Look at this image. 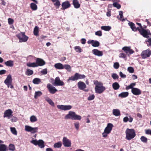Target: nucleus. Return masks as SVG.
<instances>
[{"label":"nucleus","mask_w":151,"mask_h":151,"mask_svg":"<svg viewBox=\"0 0 151 151\" xmlns=\"http://www.w3.org/2000/svg\"><path fill=\"white\" fill-rule=\"evenodd\" d=\"M93 83L96 85L95 89L96 93H101L105 90V87L103 86V83L101 82L95 80L93 81Z\"/></svg>","instance_id":"f257e3e1"},{"label":"nucleus","mask_w":151,"mask_h":151,"mask_svg":"<svg viewBox=\"0 0 151 151\" xmlns=\"http://www.w3.org/2000/svg\"><path fill=\"white\" fill-rule=\"evenodd\" d=\"M65 119H71L80 120L81 119V116L76 114L74 112L70 111L68 114L65 116Z\"/></svg>","instance_id":"f03ea898"},{"label":"nucleus","mask_w":151,"mask_h":151,"mask_svg":"<svg viewBox=\"0 0 151 151\" xmlns=\"http://www.w3.org/2000/svg\"><path fill=\"white\" fill-rule=\"evenodd\" d=\"M126 139L130 140L134 138L136 136L135 132L133 129L127 128L125 131Z\"/></svg>","instance_id":"7ed1b4c3"},{"label":"nucleus","mask_w":151,"mask_h":151,"mask_svg":"<svg viewBox=\"0 0 151 151\" xmlns=\"http://www.w3.org/2000/svg\"><path fill=\"white\" fill-rule=\"evenodd\" d=\"M113 126L111 123H109L106 127L105 128L104 132L102 133V136L104 137H106L112 130Z\"/></svg>","instance_id":"20e7f679"},{"label":"nucleus","mask_w":151,"mask_h":151,"mask_svg":"<svg viewBox=\"0 0 151 151\" xmlns=\"http://www.w3.org/2000/svg\"><path fill=\"white\" fill-rule=\"evenodd\" d=\"M86 78V76L83 74H81L78 73H76L73 76L70 77L68 80V81H77L79 79H84Z\"/></svg>","instance_id":"39448f33"},{"label":"nucleus","mask_w":151,"mask_h":151,"mask_svg":"<svg viewBox=\"0 0 151 151\" xmlns=\"http://www.w3.org/2000/svg\"><path fill=\"white\" fill-rule=\"evenodd\" d=\"M16 36L19 39V42H26L28 39L29 37L25 35L24 32H21L16 35Z\"/></svg>","instance_id":"423d86ee"},{"label":"nucleus","mask_w":151,"mask_h":151,"mask_svg":"<svg viewBox=\"0 0 151 151\" xmlns=\"http://www.w3.org/2000/svg\"><path fill=\"white\" fill-rule=\"evenodd\" d=\"M12 76L11 75L9 74L7 76L6 79L4 81V83L7 86L8 88H13L14 87L12 84Z\"/></svg>","instance_id":"0eeeda50"},{"label":"nucleus","mask_w":151,"mask_h":151,"mask_svg":"<svg viewBox=\"0 0 151 151\" xmlns=\"http://www.w3.org/2000/svg\"><path fill=\"white\" fill-rule=\"evenodd\" d=\"M30 142L35 145H38L40 148H43L45 147L44 142L42 139L37 140L36 139H33L30 141Z\"/></svg>","instance_id":"6e6552de"},{"label":"nucleus","mask_w":151,"mask_h":151,"mask_svg":"<svg viewBox=\"0 0 151 151\" xmlns=\"http://www.w3.org/2000/svg\"><path fill=\"white\" fill-rule=\"evenodd\" d=\"M138 31L140 34L145 38H148L149 37V35H151V33L150 31L145 29L143 27L141 29L139 28L138 29Z\"/></svg>","instance_id":"1a4fd4ad"},{"label":"nucleus","mask_w":151,"mask_h":151,"mask_svg":"<svg viewBox=\"0 0 151 151\" xmlns=\"http://www.w3.org/2000/svg\"><path fill=\"white\" fill-rule=\"evenodd\" d=\"M37 127H33L30 126L26 125L25 126V130L27 132H30L31 133L34 134L37 132Z\"/></svg>","instance_id":"9d476101"},{"label":"nucleus","mask_w":151,"mask_h":151,"mask_svg":"<svg viewBox=\"0 0 151 151\" xmlns=\"http://www.w3.org/2000/svg\"><path fill=\"white\" fill-rule=\"evenodd\" d=\"M151 55V50L150 49L143 50L141 54V56L142 59H145L150 56Z\"/></svg>","instance_id":"9b49d317"},{"label":"nucleus","mask_w":151,"mask_h":151,"mask_svg":"<svg viewBox=\"0 0 151 151\" xmlns=\"http://www.w3.org/2000/svg\"><path fill=\"white\" fill-rule=\"evenodd\" d=\"M52 83L55 86H63L64 85V82L60 81L59 77L55 78L54 82Z\"/></svg>","instance_id":"f8f14e48"},{"label":"nucleus","mask_w":151,"mask_h":151,"mask_svg":"<svg viewBox=\"0 0 151 151\" xmlns=\"http://www.w3.org/2000/svg\"><path fill=\"white\" fill-rule=\"evenodd\" d=\"M63 143L65 147H69L71 146V141L65 137H64L63 138Z\"/></svg>","instance_id":"ddd939ff"},{"label":"nucleus","mask_w":151,"mask_h":151,"mask_svg":"<svg viewBox=\"0 0 151 151\" xmlns=\"http://www.w3.org/2000/svg\"><path fill=\"white\" fill-rule=\"evenodd\" d=\"M13 111L11 109L6 110L4 113V117H7L9 119L12 116Z\"/></svg>","instance_id":"4468645a"},{"label":"nucleus","mask_w":151,"mask_h":151,"mask_svg":"<svg viewBox=\"0 0 151 151\" xmlns=\"http://www.w3.org/2000/svg\"><path fill=\"white\" fill-rule=\"evenodd\" d=\"M47 88L50 92L52 94H54L57 91L55 88L50 83H48L47 85Z\"/></svg>","instance_id":"2eb2a0df"},{"label":"nucleus","mask_w":151,"mask_h":151,"mask_svg":"<svg viewBox=\"0 0 151 151\" xmlns=\"http://www.w3.org/2000/svg\"><path fill=\"white\" fill-rule=\"evenodd\" d=\"M130 47L125 46L122 48V50L128 55L132 54L134 52V51L131 49Z\"/></svg>","instance_id":"dca6fc26"},{"label":"nucleus","mask_w":151,"mask_h":151,"mask_svg":"<svg viewBox=\"0 0 151 151\" xmlns=\"http://www.w3.org/2000/svg\"><path fill=\"white\" fill-rule=\"evenodd\" d=\"M57 108L60 109L65 111L71 109L72 108V106L70 105H58L57 106Z\"/></svg>","instance_id":"f3484780"},{"label":"nucleus","mask_w":151,"mask_h":151,"mask_svg":"<svg viewBox=\"0 0 151 151\" xmlns=\"http://www.w3.org/2000/svg\"><path fill=\"white\" fill-rule=\"evenodd\" d=\"M36 63L37 67L38 66H42L45 64V62L42 59L37 58L36 60Z\"/></svg>","instance_id":"a211bd4d"},{"label":"nucleus","mask_w":151,"mask_h":151,"mask_svg":"<svg viewBox=\"0 0 151 151\" xmlns=\"http://www.w3.org/2000/svg\"><path fill=\"white\" fill-rule=\"evenodd\" d=\"M62 7L61 9L62 10H64L65 9L70 7V4L68 1H67L62 3Z\"/></svg>","instance_id":"6ab92c4d"},{"label":"nucleus","mask_w":151,"mask_h":151,"mask_svg":"<svg viewBox=\"0 0 151 151\" xmlns=\"http://www.w3.org/2000/svg\"><path fill=\"white\" fill-rule=\"evenodd\" d=\"M87 42L88 44H91L94 47H98L100 45V43L98 41L93 40H89Z\"/></svg>","instance_id":"aec40b11"},{"label":"nucleus","mask_w":151,"mask_h":151,"mask_svg":"<svg viewBox=\"0 0 151 151\" xmlns=\"http://www.w3.org/2000/svg\"><path fill=\"white\" fill-rule=\"evenodd\" d=\"M92 52L93 54L98 56H101L103 55L102 51H99L97 49L92 50Z\"/></svg>","instance_id":"412c9836"},{"label":"nucleus","mask_w":151,"mask_h":151,"mask_svg":"<svg viewBox=\"0 0 151 151\" xmlns=\"http://www.w3.org/2000/svg\"><path fill=\"white\" fill-rule=\"evenodd\" d=\"M78 88L80 90H84L86 87L85 83L82 81H79L78 83Z\"/></svg>","instance_id":"4be33fe9"},{"label":"nucleus","mask_w":151,"mask_h":151,"mask_svg":"<svg viewBox=\"0 0 151 151\" xmlns=\"http://www.w3.org/2000/svg\"><path fill=\"white\" fill-rule=\"evenodd\" d=\"M128 24L132 30L134 32L136 31L137 30L138 31V29L140 28L139 27L136 28L135 24L132 22H130Z\"/></svg>","instance_id":"5701e85b"},{"label":"nucleus","mask_w":151,"mask_h":151,"mask_svg":"<svg viewBox=\"0 0 151 151\" xmlns=\"http://www.w3.org/2000/svg\"><path fill=\"white\" fill-rule=\"evenodd\" d=\"M132 92L133 94H140L141 93V91L137 88H133L132 89Z\"/></svg>","instance_id":"b1692460"},{"label":"nucleus","mask_w":151,"mask_h":151,"mask_svg":"<svg viewBox=\"0 0 151 151\" xmlns=\"http://www.w3.org/2000/svg\"><path fill=\"white\" fill-rule=\"evenodd\" d=\"M5 65L8 67H12L14 65V61L12 60H9L4 63Z\"/></svg>","instance_id":"393cba45"},{"label":"nucleus","mask_w":151,"mask_h":151,"mask_svg":"<svg viewBox=\"0 0 151 151\" xmlns=\"http://www.w3.org/2000/svg\"><path fill=\"white\" fill-rule=\"evenodd\" d=\"M73 3L75 8H78L80 6V4H79L78 0H73Z\"/></svg>","instance_id":"a878e982"},{"label":"nucleus","mask_w":151,"mask_h":151,"mask_svg":"<svg viewBox=\"0 0 151 151\" xmlns=\"http://www.w3.org/2000/svg\"><path fill=\"white\" fill-rule=\"evenodd\" d=\"M133 118L131 116H125L123 118V121L124 122H126L129 121V122H132L133 121Z\"/></svg>","instance_id":"bb28decb"},{"label":"nucleus","mask_w":151,"mask_h":151,"mask_svg":"<svg viewBox=\"0 0 151 151\" xmlns=\"http://www.w3.org/2000/svg\"><path fill=\"white\" fill-rule=\"evenodd\" d=\"M55 67L58 69H63V65L62 63H56L54 65Z\"/></svg>","instance_id":"cd10ccee"},{"label":"nucleus","mask_w":151,"mask_h":151,"mask_svg":"<svg viewBox=\"0 0 151 151\" xmlns=\"http://www.w3.org/2000/svg\"><path fill=\"white\" fill-rule=\"evenodd\" d=\"M113 114L116 116L120 115V111L117 109H113Z\"/></svg>","instance_id":"c85d7f7f"},{"label":"nucleus","mask_w":151,"mask_h":151,"mask_svg":"<svg viewBox=\"0 0 151 151\" xmlns=\"http://www.w3.org/2000/svg\"><path fill=\"white\" fill-rule=\"evenodd\" d=\"M37 117L34 115L31 116L30 117V121L31 122H35L37 121Z\"/></svg>","instance_id":"c756f323"},{"label":"nucleus","mask_w":151,"mask_h":151,"mask_svg":"<svg viewBox=\"0 0 151 151\" xmlns=\"http://www.w3.org/2000/svg\"><path fill=\"white\" fill-rule=\"evenodd\" d=\"M33 83L35 84H38L41 82L40 79L38 78H35L32 81Z\"/></svg>","instance_id":"7c9ffc66"},{"label":"nucleus","mask_w":151,"mask_h":151,"mask_svg":"<svg viewBox=\"0 0 151 151\" xmlns=\"http://www.w3.org/2000/svg\"><path fill=\"white\" fill-rule=\"evenodd\" d=\"M30 7L33 10H36L37 9V6L33 3H32L30 4Z\"/></svg>","instance_id":"2f4dec72"},{"label":"nucleus","mask_w":151,"mask_h":151,"mask_svg":"<svg viewBox=\"0 0 151 151\" xmlns=\"http://www.w3.org/2000/svg\"><path fill=\"white\" fill-rule=\"evenodd\" d=\"M7 146L4 144L0 145V151H6Z\"/></svg>","instance_id":"473e14b6"},{"label":"nucleus","mask_w":151,"mask_h":151,"mask_svg":"<svg viewBox=\"0 0 151 151\" xmlns=\"http://www.w3.org/2000/svg\"><path fill=\"white\" fill-rule=\"evenodd\" d=\"M101 29L106 31H109L111 29V27L109 26H102L101 27Z\"/></svg>","instance_id":"72a5a7b5"},{"label":"nucleus","mask_w":151,"mask_h":151,"mask_svg":"<svg viewBox=\"0 0 151 151\" xmlns=\"http://www.w3.org/2000/svg\"><path fill=\"white\" fill-rule=\"evenodd\" d=\"M119 85L117 82H115L112 84V87L114 90H117L119 88Z\"/></svg>","instance_id":"f704fd0d"},{"label":"nucleus","mask_w":151,"mask_h":151,"mask_svg":"<svg viewBox=\"0 0 151 151\" xmlns=\"http://www.w3.org/2000/svg\"><path fill=\"white\" fill-rule=\"evenodd\" d=\"M27 65L29 67H37L36 63H27Z\"/></svg>","instance_id":"c9c22d12"},{"label":"nucleus","mask_w":151,"mask_h":151,"mask_svg":"<svg viewBox=\"0 0 151 151\" xmlns=\"http://www.w3.org/2000/svg\"><path fill=\"white\" fill-rule=\"evenodd\" d=\"M33 33L35 35L37 36L38 35L39 27H38L37 26L35 27L34 29Z\"/></svg>","instance_id":"e433bc0d"},{"label":"nucleus","mask_w":151,"mask_h":151,"mask_svg":"<svg viewBox=\"0 0 151 151\" xmlns=\"http://www.w3.org/2000/svg\"><path fill=\"white\" fill-rule=\"evenodd\" d=\"M33 73V71L32 70L29 69H27L25 72V74L27 76H30L32 75Z\"/></svg>","instance_id":"4c0bfd02"},{"label":"nucleus","mask_w":151,"mask_h":151,"mask_svg":"<svg viewBox=\"0 0 151 151\" xmlns=\"http://www.w3.org/2000/svg\"><path fill=\"white\" fill-rule=\"evenodd\" d=\"M10 130L11 132L14 134L17 135V132L15 127H11L10 128Z\"/></svg>","instance_id":"58836bf2"},{"label":"nucleus","mask_w":151,"mask_h":151,"mask_svg":"<svg viewBox=\"0 0 151 151\" xmlns=\"http://www.w3.org/2000/svg\"><path fill=\"white\" fill-rule=\"evenodd\" d=\"M45 99L46 101L49 104L52 106H54V103L50 99L48 98H46Z\"/></svg>","instance_id":"ea45409f"},{"label":"nucleus","mask_w":151,"mask_h":151,"mask_svg":"<svg viewBox=\"0 0 151 151\" xmlns=\"http://www.w3.org/2000/svg\"><path fill=\"white\" fill-rule=\"evenodd\" d=\"M62 146V143L61 142H59L54 144V147L55 148H60Z\"/></svg>","instance_id":"a19ab883"},{"label":"nucleus","mask_w":151,"mask_h":151,"mask_svg":"<svg viewBox=\"0 0 151 151\" xmlns=\"http://www.w3.org/2000/svg\"><path fill=\"white\" fill-rule=\"evenodd\" d=\"M63 69L65 68L68 71L70 72L71 71V68L70 66L69 65H63Z\"/></svg>","instance_id":"79ce46f5"},{"label":"nucleus","mask_w":151,"mask_h":151,"mask_svg":"<svg viewBox=\"0 0 151 151\" xmlns=\"http://www.w3.org/2000/svg\"><path fill=\"white\" fill-rule=\"evenodd\" d=\"M140 139L141 141L144 143H147V139L145 136H142Z\"/></svg>","instance_id":"37998d69"},{"label":"nucleus","mask_w":151,"mask_h":151,"mask_svg":"<svg viewBox=\"0 0 151 151\" xmlns=\"http://www.w3.org/2000/svg\"><path fill=\"white\" fill-rule=\"evenodd\" d=\"M74 49L77 52H81L82 50L81 47L79 46H76L74 47Z\"/></svg>","instance_id":"c03bdc74"},{"label":"nucleus","mask_w":151,"mask_h":151,"mask_svg":"<svg viewBox=\"0 0 151 151\" xmlns=\"http://www.w3.org/2000/svg\"><path fill=\"white\" fill-rule=\"evenodd\" d=\"M113 5L114 7L118 9H120L121 7V5L117 2H114Z\"/></svg>","instance_id":"a18cd8bd"},{"label":"nucleus","mask_w":151,"mask_h":151,"mask_svg":"<svg viewBox=\"0 0 151 151\" xmlns=\"http://www.w3.org/2000/svg\"><path fill=\"white\" fill-rule=\"evenodd\" d=\"M119 15L120 16V18H119V19L120 20H122V21H124L125 19H123V12L122 11H120L119 12Z\"/></svg>","instance_id":"49530a36"},{"label":"nucleus","mask_w":151,"mask_h":151,"mask_svg":"<svg viewBox=\"0 0 151 151\" xmlns=\"http://www.w3.org/2000/svg\"><path fill=\"white\" fill-rule=\"evenodd\" d=\"M9 150L10 151H14L15 150L14 145L12 144H10L9 145Z\"/></svg>","instance_id":"de8ad7c7"},{"label":"nucleus","mask_w":151,"mask_h":151,"mask_svg":"<svg viewBox=\"0 0 151 151\" xmlns=\"http://www.w3.org/2000/svg\"><path fill=\"white\" fill-rule=\"evenodd\" d=\"M135 85H136L135 83H131L130 85L126 87V89H128L132 88H132H133V86H135Z\"/></svg>","instance_id":"09e8293b"},{"label":"nucleus","mask_w":151,"mask_h":151,"mask_svg":"<svg viewBox=\"0 0 151 151\" xmlns=\"http://www.w3.org/2000/svg\"><path fill=\"white\" fill-rule=\"evenodd\" d=\"M119 57L123 58H127L126 55L124 53H121L119 54Z\"/></svg>","instance_id":"8fccbe9b"},{"label":"nucleus","mask_w":151,"mask_h":151,"mask_svg":"<svg viewBox=\"0 0 151 151\" xmlns=\"http://www.w3.org/2000/svg\"><path fill=\"white\" fill-rule=\"evenodd\" d=\"M74 125L75 128L77 130H78L79 128V123L78 122H77L74 123Z\"/></svg>","instance_id":"3c124183"},{"label":"nucleus","mask_w":151,"mask_h":151,"mask_svg":"<svg viewBox=\"0 0 151 151\" xmlns=\"http://www.w3.org/2000/svg\"><path fill=\"white\" fill-rule=\"evenodd\" d=\"M119 66V65L118 62H116L114 63V67L116 69H117Z\"/></svg>","instance_id":"603ef678"},{"label":"nucleus","mask_w":151,"mask_h":151,"mask_svg":"<svg viewBox=\"0 0 151 151\" xmlns=\"http://www.w3.org/2000/svg\"><path fill=\"white\" fill-rule=\"evenodd\" d=\"M111 76L114 79H116L119 78L118 76L116 73L112 74L111 75Z\"/></svg>","instance_id":"864d4df0"},{"label":"nucleus","mask_w":151,"mask_h":151,"mask_svg":"<svg viewBox=\"0 0 151 151\" xmlns=\"http://www.w3.org/2000/svg\"><path fill=\"white\" fill-rule=\"evenodd\" d=\"M96 35L99 36H101L102 35V32L101 31H98L95 32Z\"/></svg>","instance_id":"5fc2aeb1"},{"label":"nucleus","mask_w":151,"mask_h":151,"mask_svg":"<svg viewBox=\"0 0 151 151\" xmlns=\"http://www.w3.org/2000/svg\"><path fill=\"white\" fill-rule=\"evenodd\" d=\"M128 70L130 73H132L134 72V69L133 68L131 67H128Z\"/></svg>","instance_id":"6e6d98bb"},{"label":"nucleus","mask_w":151,"mask_h":151,"mask_svg":"<svg viewBox=\"0 0 151 151\" xmlns=\"http://www.w3.org/2000/svg\"><path fill=\"white\" fill-rule=\"evenodd\" d=\"M145 133L147 134L151 135V129H147L145 130Z\"/></svg>","instance_id":"4d7b16f0"},{"label":"nucleus","mask_w":151,"mask_h":151,"mask_svg":"<svg viewBox=\"0 0 151 151\" xmlns=\"http://www.w3.org/2000/svg\"><path fill=\"white\" fill-rule=\"evenodd\" d=\"M14 22V20L12 19H11L10 18H9L8 19V23L9 24H12Z\"/></svg>","instance_id":"13d9d810"},{"label":"nucleus","mask_w":151,"mask_h":151,"mask_svg":"<svg viewBox=\"0 0 151 151\" xmlns=\"http://www.w3.org/2000/svg\"><path fill=\"white\" fill-rule=\"evenodd\" d=\"M94 98H95V96H94V95H91L89 96L88 97V99L89 101L92 100L93 99H94Z\"/></svg>","instance_id":"bf43d9fd"},{"label":"nucleus","mask_w":151,"mask_h":151,"mask_svg":"<svg viewBox=\"0 0 151 151\" xmlns=\"http://www.w3.org/2000/svg\"><path fill=\"white\" fill-rule=\"evenodd\" d=\"M120 76L122 78H125L126 77V75L122 73V72H120L119 73Z\"/></svg>","instance_id":"052dcab7"},{"label":"nucleus","mask_w":151,"mask_h":151,"mask_svg":"<svg viewBox=\"0 0 151 151\" xmlns=\"http://www.w3.org/2000/svg\"><path fill=\"white\" fill-rule=\"evenodd\" d=\"M6 71L5 70H0V75L4 74L6 73Z\"/></svg>","instance_id":"680f3d73"},{"label":"nucleus","mask_w":151,"mask_h":151,"mask_svg":"<svg viewBox=\"0 0 151 151\" xmlns=\"http://www.w3.org/2000/svg\"><path fill=\"white\" fill-rule=\"evenodd\" d=\"M41 73L43 74H46L47 73V70L46 69H43L41 71Z\"/></svg>","instance_id":"e2e57ef3"},{"label":"nucleus","mask_w":151,"mask_h":151,"mask_svg":"<svg viewBox=\"0 0 151 151\" xmlns=\"http://www.w3.org/2000/svg\"><path fill=\"white\" fill-rule=\"evenodd\" d=\"M11 121L12 122H16L17 121V119L16 117L13 116L11 119Z\"/></svg>","instance_id":"0e129e2a"},{"label":"nucleus","mask_w":151,"mask_h":151,"mask_svg":"<svg viewBox=\"0 0 151 151\" xmlns=\"http://www.w3.org/2000/svg\"><path fill=\"white\" fill-rule=\"evenodd\" d=\"M86 40L84 38H82L81 39V43L83 44H84L86 43Z\"/></svg>","instance_id":"69168bd1"},{"label":"nucleus","mask_w":151,"mask_h":151,"mask_svg":"<svg viewBox=\"0 0 151 151\" xmlns=\"http://www.w3.org/2000/svg\"><path fill=\"white\" fill-rule=\"evenodd\" d=\"M147 42H148V45L151 47V37L148 39Z\"/></svg>","instance_id":"338daca9"},{"label":"nucleus","mask_w":151,"mask_h":151,"mask_svg":"<svg viewBox=\"0 0 151 151\" xmlns=\"http://www.w3.org/2000/svg\"><path fill=\"white\" fill-rule=\"evenodd\" d=\"M128 95H119V97L121 98H123L127 97Z\"/></svg>","instance_id":"774afa93"}]
</instances>
